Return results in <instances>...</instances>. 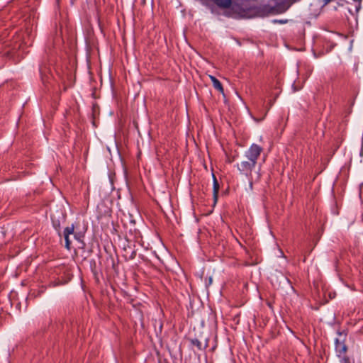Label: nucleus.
<instances>
[{
  "mask_svg": "<svg viewBox=\"0 0 363 363\" xmlns=\"http://www.w3.org/2000/svg\"><path fill=\"white\" fill-rule=\"evenodd\" d=\"M262 147L255 143L250 145L249 149L245 152V160L237 164L238 171L241 174L246 176L249 179L252 172L255 169L257 160L259 157Z\"/></svg>",
  "mask_w": 363,
  "mask_h": 363,
  "instance_id": "1",
  "label": "nucleus"
},
{
  "mask_svg": "<svg viewBox=\"0 0 363 363\" xmlns=\"http://www.w3.org/2000/svg\"><path fill=\"white\" fill-rule=\"evenodd\" d=\"M74 228L73 225L66 227L64 230L63 233L65 240V247L67 250L70 249L72 240H70L69 236L74 235Z\"/></svg>",
  "mask_w": 363,
  "mask_h": 363,
  "instance_id": "2",
  "label": "nucleus"
},
{
  "mask_svg": "<svg viewBox=\"0 0 363 363\" xmlns=\"http://www.w3.org/2000/svg\"><path fill=\"white\" fill-rule=\"evenodd\" d=\"M340 363H351L350 359L347 357H343L340 359Z\"/></svg>",
  "mask_w": 363,
  "mask_h": 363,
  "instance_id": "8",
  "label": "nucleus"
},
{
  "mask_svg": "<svg viewBox=\"0 0 363 363\" xmlns=\"http://www.w3.org/2000/svg\"><path fill=\"white\" fill-rule=\"evenodd\" d=\"M208 77L213 84V87L220 93L224 94V89L220 81L213 75H208Z\"/></svg>",
  "mask_w": 363,
  "mask_h": 363,
  "instance_id": "4",
  "label": "nucleus"
},
{
  "mask_svg": "<svg viewBox=\"0 0 363 363\" xmlns=\"http://www.w3.org/2000/svg\"><path fill=\"white\" fill-rule=\"evenodd\" d=\"M194 346H196L199 350H204L208 347V342H191Z\"/></svg>",
  "mask_w": 363,
  "mask_h": 363,
  "instance_id": "7",
  "label": "nucleus"
},
{
  "mask_svg": "<svg viewBox=\"0 0 363 363\" xmlns=\"http://www.w3.org/2000/svg\"><path fill=\"white\" fill-rule=\"evenodd\" d=\"M250 189H252V182L250 181Z\"/></svg>",
  "mask_w": 363,
  "mask_h": 363,
  "instance_id": "12",
  "label": "nucleus"
},
{
  "mask_svg": "<svg viewBox=\"0 0 363 363\" xmlns=\"http://www.w3.org/2000/svg\"><path fill=\"white\" fill-rule=\"evenodd\" d=\"M347 350V347L345 345V342H335V350L339 357L344 354Z\"/></svg>",
  "mask_w": 363,
  "mask_h": 363,
  "instance_id": "3",
  "label": "nucleus"
},
{
  "mask_svg": "<svg viewBox=\"0 0 363 363\" xmlns=\"http://www.w3.org/2000/svg\"><path fill=\"white\" fill-rule=\"evenodd\" d=\"M72 235L74 236V238L76 240H79V241L80 240V236H79L78 234H74V235Z\"/></svg>",
  "mask_w": 363,
  "mask_h": 363,
  "instance_id": "10",
  "label": "nucleus"
},
{
  "mask_svg": "<svg viewBox=\"0 0 363 363\" xmlns=\"http://www.w3.org/2000/svg\"><path fill=\"white\" fill-rule=\"evenodd\" d=\"M214 3L219 7L227 9L231 5V0H213Z\"/></svg>",
  "mask_w": 363,
  "mask_h": 363,
  "instance_id": "6",
  "label": "nucleus"
},
{
  "mask_svg": "<svg viewBox=\"0 0 363 363\" xmlns=\"http://www.w3.org/2000/svg\"><path fill=\"white\" fill-rule=\"evenodd\" d=\"M332 1L333 0H323V5H327Z\"/></svg>",
  "mask_w": 363,
  "mask_h": 363,
  "instance_id": "11",
  "label": "nucleus"
},
{
  "mask_svg": "<svg viewBox=\"0 0 363 363\" xmlns=\"http://www.w3.org/2000/svg\"><path fill=\"white\" fill-rule=\"evenodd\" d=\"M213 195L214 204H215L218 200L219 184H218V182L214 174H213Z\"/></svg>",
  "mask_w": 363,
  "mask_h": 363,
  "instance_id": "5",
  "label": "nucleus"
},
{
  "mask_svg": "<svg viewBox=\"0 0 363 363\" xmlns=\"http://www.w3.org/2000/svg\"><path fill=\"white\" fill-rule=\"evenodd\" d=\"M287 22V20H273V23H281V24H284V23H286Z\"/></svg>",
  "mask_w": 363,
  "mask_h": 363,
  "instance_id": "9",
  "label": "nucleus"
}]
</instances>
